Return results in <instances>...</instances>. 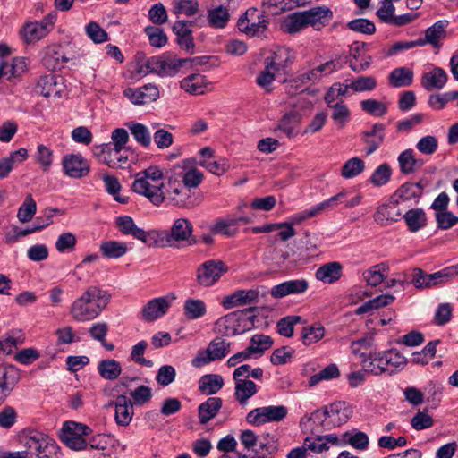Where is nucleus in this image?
<instances>
[{"label": "nucleus", "mask_w": 458, "mask_h": 458, "mask_svg": "<svg viewBox=\"0 0 458 458\" xmlns=\"http://www.w3.org/2000/svg\"><path fill=\"white\" fill-rule=\"evenodd\" d=\"M384 139L385 125L382 123H375L370 131H365L363 133V141L367 145V156L373 154L382 144Z\"/></svg>", "instance_id": "28"}, {"label": "nucleus", "mask_w": 458, "mask_h": 458, "mask_svg": "<svg viewBox=\"0 0 458 458\" xmlns=\"http://www.w3.org/2000/svg\"><path fill=\"white\" fill-rule=\"evenodd\" d=\"M273 340L269 335L256 334L250 338V345L247 347L254 358L263 355L265 351L271 348Z\"/></svg>", "instance_id": "44"}, {"label": "nucleus", "mask_w": 458, "mask_h": 458, "mask_svg": "<svg viewBox=\"0 0 458 458\" xmlns=\"http://www.w3.org/2000/svg\"><path fill=\"white\" fill-rule=\"evenodd\" d=\"M176 297L174 293L148 301L141 310L142 318L147 322L155 321L167 313Z\"/></svg>", "instance_id": "11"}, {"label": "nucleus", "mask_w": 458, "mask_h": 458, "mask_svg": "<svg viewBox=\"0 0 458 458\" xmlns=\"http://www.w3.org/2000/svg\"><path fill=\"white\" fill-rule=\"evenodd\" d=\"M115 225L123 235H130L148 246L154 245V235L157 234L155 230L146 232L142 228L138 227L131 216H118L115 220Z\"/></svg>", "instance_id": "9"}, {"label": "nucleus", "mask_w": 458, "mask_h": 458, "mask_svg": "<svg viewBox=\"0 0 458 458\" xmlns=\"http://www.w3.org/2000/svg\"><path fill=\"white\" fill-rule=\"evenodd\" d=\"M230 343L223 339L216 338L209 343L207 349L211 355V359H213V360H222L227 356L230 352Z\"/></svg>", "instance_id": "63"}, {"label": "nucleus", "mask_w": 458, "mask_h": 458, "mask_svg": "<svg viewBox=\"0 0 458 458\" xmlns=\"http://www.w3.org/2000/svg\"><path fill=\"white\" fill-rule=\"evenodd\" d=\"M447 81L448 75L445 71L440 67H435L430 72L423 74L421 85L426 90L431 91L443 89Z\"/></svg>", "instance_id": "24"}, {"label": "nucleus", "mask_w": 458, "mask_h": 458, "mask_svg": "<svg viewBox=\"0 0 458 458\" xmlns=\"http://www.w3.org/2000/svg\"><path fill=\"white\" fill-rule=\"evenodd\" d=\"M386 269L387 267L384 263L375 265L363 273V278L368 284L377 286L384 281Z\"/></svg>", "instance_id": "58"}, {"label": "nucleus", "mask_w": 458, "mask_h": 458, "mask_svg": "<svg viewBox=\"0 0 458 458\" xmlns=\"http://www.w3.org/2000/svg\"><path fill=\"white\" fill-rule=\"evenodd\" d=\"M440 340H434L426 344L421 352H415L412 354V362L416 364L426 365L436 355L437 346Z\"/></svg>", "instance_id": "60"}, {"label": "nucleus", "mask_w": 458, "mask_h": 458, "mask_svg": "<svg viewBox=\"0 0 458 458\" xmlns=\"http://www.w3.org/2000/svg\"><path fill=\"white\" fill-rule=\"evenodd\" d=\"M386 375L392 376L403 369L407 363L406 358L395 349L384 351Z\"/></svg>", "instance_id": "35"}, {"label": "nucleus", "mask_w": 458, "mask_h": 458, "mask_svg": "<svg viewBox=\"0 0 458 458\" xmlns=\"http://www.w3.org/2000/svg\"><path fill=\"white\" fill-rule=\"evenodd\" d=\"M126 126L131 131L134 140L144 148H148L151 143V135L148 127L136 122H129Z\"/></svg>", "instance_id": "49"}, {"label": "nucleus", "mask_w": 458, "mask_h": 458, "mask_svg": "<svg viewBox=\"0 0 458 458\" xmlns=\"http://www.w3.org/2000/svg\"><path fill=\"white\" fill-rule=\"evenodd\" d=\"M402 217L404 219L405 224L411 233L419 232L420 229L427 225V216L425 211L420 208H411L406 212H403Z\"/></svg>", "instance_id": "32"}, {"label": "nucleus", "mask_w": 458, "mask_h": 458, "mask_svg": "<svg viewBox=\"0 0 458 458\" xmlns=\"http://www.w3.org/2000/svg\"><path fill=\"white\" fill-rule=\"evenodd\" d=\"M207 313V305L201 299L188 298L183 304V315L188 320L203 318Z\"/></svg>", "instance_id": "39"}, {"label": "nucleus", "mask_w": 458, "mask_h": 458, "mask_svg": "<svg viewBox=\"0 0 458 458\" xmlns=\"http://www.w3.org/2000/svg\"><path fill=\"white\" fill-rule=\"evenodd\" d=\"M392 169L386 163L379 165L372 173L369 181L376 187L386 185L391 179Z\"/></svg>", "instance_id": "61"}, {"label": "nucleus", "mask_w": 458, "mask_h": 458, "mask_svg": "<svg viewBox=\"0 0 458 458\" xmlns=\"http://www.w3.org/2000/svg\"><path fill=\"white\" fill-rule=\"evenodd\" d=\"M99 250L105 258L114 259L124 256L128 251V246L125 242L110 240L102 242Z\"/></svg>", "instance_id": "41"}, {"label": "nucleus", "mask_w": 458, "mask_h": 458, "mask_svg": "<svg viewBox=\"0 0 458 458\" xmlns=\"http://www.w3.org/2000/svg\"><path fill=\"white\" fill-rule=\"evenodd\" d=\"M115 421L120 426H127L134 414L131 401L124 394H120L114 401Z\"/></svg>", "instance_id": "22"}, {"label": "nucleus", "mask_w": 458, "mask_h": 458, "mask_svg": "<svg viewBox=\"0 0 458 458\" xmlns=\"http://www.w3.org/2000/svg\"><path fill=\"white\" fill-rule=\"evenodd\" d=\"M47 436V434L41 431L33 428H26L22 431L21 439L23 446L34 451L41 441L46 440Z\"/></svg>", "instance_id": "57"}, {"label": "nucleus", "mask_w": 458, "mask_h": 458, "mask_svg": "<svg viewBox=\"0 0 458 458\" xmlns=\"http://www.w3.org/2000/svg\"><path fill=\"white\" fill-rule=\"evenodd\" d=\"M340 375L338 367L335 363H331L321 369L319 372L312 375L309 379V386L310 387L315 386L321 381L332 380L337 378Z\"/></svg>", "instance_id": "59"}, {"label": "nucleus", "mask_w": 458, "mask_h": 458, "mask_svg": "<svg viewBox=\"0 0 458 458\" xmlns=\"http://www.w3.org/2000/svg\"><path fill=\"white\" fill-rule=\"evenodd\" d=\"M38 458H58L59 446L48 435L34 450Z\"/></svg>", "instance_id": "54"}, {"label": "nucleus", "mask_w": 458, "mask_h": 458, "mask_svg": "<svg viewBox=\"0 0 458 458\" xmlns=\"http://www.w3.org/2000/svg\"><path fill=\"white\" fill-rule=\"evenodd\" d=\"M352 414V407L344 402H337L326 406L323 410H316L310 414H305L301 418L300 424L302 426L304 420H312L319 424L324 429H331L339 427L351 418Z\"/></svg>", "instance_id": "2"}, {"label": "nucleus", "mask_w": 458, "mask_h": 458, "mask_svg": "<svg viewBox=\"0 0 458 458\" xmlns=\"http://www.w3.org/2000/svg\"><path fill=\"white\" fill-rule=\"evenodd\" d=\"M28 157V151L24 148H21L13 151L9 156L0 159V179L7 177L9 173L25 161Z\"/></svg>", "instance_id": "27"}, {"label": "nucleus", "mask_w": 458, "mask_h": 458, "mask_svg": "<svg viewBox=\"0 0 458 458\" xmlns=\"http://www.w3.org/2000/svg\"><path fill=\"white\" fill-rule=\"evenodd\" d=\"M362 367L369 374L380 376L386 374L384 351L370 352L361 361Z\"/></svg>", "instance_id": "29"}, {"label": "nucleus", "mask_w": 458, "mask_h": 458, "mask_svg": "<svg viewBox=\"0 0 458 458\" xmlns=\"http://www.w3.org/2000/svg\"><path fill=\"white\" fill-rule=\"evenodd\" d=\"M231 15L229 9L221 4L208 9L207 11V21L209 27L213 29H224L227 26L230 21Z\"/></svg>", "instance_id": "31"}, {"label": "nucleus", "mask_w": 458, "mask_h": 458, "mask_svg": "<svg viewBox=\"0 0 458 458\" xmlns=\"http://www.w3.org/2000/svg\"><path fill=\"white\" fill-rule=\"evenodd\" d=\"M258 10L250 8L238 21V28L241 31L251 36H259L267 29V21L264 15H256Z\"/></svg>", "instance_id": "14"}, {"label": "nucleus", "mask_w": 458, "mask_h": 458, "mask_svg": "<svg viewBox=\"0 0 458 458\" xmlns=\"http://www.w3.org/2000/svg\"><path fill=\"white\" fill-rule=\"evenodd\" d=\"M199 8L198 0H174L173 12L177 16L184 14L186 16L195 15Z\"/></svg>", "instance_id": "62"}, {"label": "nucleus", "mask_w": 458, "mask_h": 458, "mask_svg": "<svg viewBox=\"0 0 458 458\" xmlns=\"http://www.w3.org/2000/svg\"><path fill=\"white\" fill-rule=\"evenodd\" d=\"M99 176L105 183L106 191L111 194L117 202L123 204L128 201L126 197H123L119 194L122 186L116 177L109 174H101Z\"/></svg>", "instance_id": "52"}, {"label": "nucleus", "mask_w": 458, "mask_h": 458, "mask_svg": "<svg viewBox=\"0 0 458 458\" xmlns=\"http://www.w3.org/2000/svg\"><path fill=\"white\" fill-rule=\"evenodd\" d=\"M401 206L402 205L391 195L386 203L377 208L374 214L375 222L381 226H386L398 221L399 218L402 217L403 211Z\"/></svg>", "instance_id": "15"}, {"label": "nucleus", "mask_w": 458, "mask_h": 458, "mask_svg": "<svg viewBox=\"0 0 458 458\" xmlns=\"http://www.w3.org/2000/svg\"><path fill=\"white\" fill-rule=\"evenodd\" d=\"M163 188L164 182H151L138 175L132 184V189L136 193L147 197L156 206H159L165 199Z\"/></svg>", "instance_id": "8"}, {"label": "nucleus", "mask_w": 458, "mask_h": 458, "mask_svg": "<svg viewBox=\"0 0 458 458\" xmlns=\"http://www.w3.org/2000/svg\"><path fill=\"white\" fill-rule=\"evenodd\" d=\"M123 149H112L107 151L106 156L104 157L102 162L108 165L110 168H121L128 163V157L123 155Z\"/></svg>", "instance_id": "64"}, {"label": "nucleus", "mask_w": 458, "mask_h": 458, "mask_svg": "<svg viewBox=\"0 0 458 458\" xmlns=\"http://www.w3.org/2000/svg\"><path fill=\"white\" fill-rule=\"evenodd\" d=\"M223 401L220 397H208L201 403L198 408V416L199 423L207 424L214 419L222 408Z\"/></svg>", "instance_id": "26"}, {"label": "nucleus", "mask_w": 458, "mask_h": 458, "mask_svg": "<svg viewBox=\"0 0 458 458\" xmlns=\"http://www.w3.org/2000/svg\"><path fill=\"white\" fill-rule=\"evenodd\" d=\"M309 288L306 279L288 280L272 287L270 293L276 299H281L291 294L304 293Z\"/></svg>", "instance_id": "19"}, {"label": "nucleus", "mask_w": 458, "mask_h": 458, "mask_svg": "<svg viewBox=\"0 0 458 458\" xmlns=\"http://www.w3.org/2000/svg\"><path fill=\"white\" fill-rule=\"evenodd\" d=\"M224 386V379L217 374H207L199 380V390L206 395H212L219 392Z\"/></svg>", "instance_id": "37"}, {"label": "nucleus", "mask_w": 458, "mask_h": 458, "mask_svg": "<svg viewBox=\"0 0 458 458\" xmlns=\"http://www.w3.org/2000/svg\"><path fill=\"white\" fill-rule=\"evenodd\" d=\"M154 245L161 242L163 245L174 246L176 242H185L188 245H194L197 240L193 235V225L184 217H180L173 222L170 230H155Z\"/></svg>", "instance_id": "3"}, {"label": "nucleus", "mask_w": 458, "mask_h": 458, "mask_svg": "<svg viewBox=\"0 0 458 458\" xmlns=\"http://www.w3.org/2000/svg\"><path fill=\"white\" fill-rule=\"evenodd\" d=\"M350 89L353 92L372 91L377 86V79L373 76L361 75L348 81Z\"/></svg>", "instance_id": "53"}, {"label": "nucleus", "mask_w": 458, "mask_h": 458, "mask_svg": "<svg viewBox=\"0 0 458 458\" xmlns=\"http://www.w3.org/2000/svg\"><path fill=\"white\" fill-rule=\"evenodd\" d=\"M448 25L446 20H441L435 22L431 27L428 28L425 32V41L432 45L434 47H439V41L445 37V29Z\"/></svg>", "instance_id": "47"}, {"label": "nucleus", "mask_w": 458, "mask_h": 458, "mask_svg": "<svg viewBox=\"0 0 458 458\" xmlns=\"http://www.w3.org/2000/svg\"><path fill=\"white\" fill-rule=\"evenodd\" d=\"M98 372L104 379L114 380L121 375L122 366L114 359L102 360L98 365Z\"/></svg>", "instance_id": "45"}, {"label": "nucleus", "mask_w": 458, "mask_h": 458, "mask_svg": "<svg viewBox=\"0 0 458 458\" xmlns=\"http://www.w3.org/2000/svg\"><path fill=\"white\" fill-rule=\"evenodd\" d=\"M64 173L70 178L80 179L89 174V162L81 154H67L62 159Z\"/></svg>", "instance_id": "13"}, {"label": "nucleus", "mask_w": 458, "mask_h": 458, "mask_svg": "<svg viewBox=\"0 0 458 458\" xmlns=\"http://www.w3.org/2000/svg\"><path fill=\"white\" fill-rule=\"evenodd\" d=\"M348 81L349 80H345L343 83L335 82L327 89L324 97L327 106H331L332 104H335V101L340 97L348 95L350 89Z\"/></svg>", "instance_id": "55"}, {"label": "nucleus", "mask_w": 458, "mask_h": 458, "mask_svg": "<svg viewBox=\"0 0 458 458\" xmlns=\"http://www.w3.org/2000/svg\"><path fill=\"white\" fill-rule=\"evenodd\" d=\"M397 162L401 174L404 175L416 173L424 165L423 159L415 157L414 150L411 148L402 151L397 157Z\"/></svg>", "instance_id": "23"}, {"label": "nucleus", "mask_w": 458, "mask_h": 458, "mask_svg": "<svg viewBox=\"0 0 458 458\" xmlns=\"http://www.w3.org/2000/svg\"><path fill=\"white\" fill-rule=\"evenodd\" d=\"M123 96L136 106H144L157 100L160 97L159 89L153 83L138 88H126Z\"/></svg>", "instance_id": "12"}, {"label": "nucleus", "mask_w": 458, "mask_h": 458, "mask_svg": "<svg viewBox=\"0 0 458 458\" xmlns=\"http://www.w3.org/2000/svg\"><path fill=\"white\" fill-rule=\"evenodd\" d=\"M195 158H185L174 165L172 169V177L174 181L182 179L183 186L189 191L197 188L203 181L204 174L196 168Z\"/></svg>", "instance_id": "5"}, {"label": "nucleus", "mask_w": 458, "mask_h": 458, "mask_svg": "<svg viewBox=\"0 0 458 458\" xmlns=\"http://www.w3.org/2000/svg\"><path fill=\"white\" fill-rule=\"evenodd\" d=\"M109 299L110 295L106 291L97 286H89L72 303L70 314L76 321H90L102 312Z\"/></svg>", "instance_id": "1"}, {"label": "nucleus", "mask_w": 458, "mask_h": 458, "mask_svg": "<svg viewBox=\"0 0 458 458\" xmlns=\"http://www.w3.org/2000/svg\"><path fill=\"white\" fill-rule=\"evenodd\" d=\"M325 328L320 323L304 327L301 333V339L305 345L315 344L323 338Z\"/></svg>", "instance_id": "56"}, {"label": "nucleus", "mask_w": 458, "mask_h": 458, "mask_svg": "<svg viewBox=\"0 0 458 458\" xmlns=\"http://www.w3.org/2000/svg\"><path fill=\"white\" fill-rule=\"evenodd\" d=\"M172 179H170L169 184L171 190H168L166 192L165 198L170 199V201L178 207H188L190 204V191L185 187H181L180 185L175 184V181L173 182Z\"/></svg>", "instance_id": "40"}, {"label": "nucleus", "mask_w": 458, "mask_h": 458, "mask_svg": "<svg viewBox=\"0 0 458 458\" xmlns=\"http://www.w3.org/2000/svg\"><path fill=\"white\" fill-rule=\"evenodd\" d=\"M212 234H222L226 237H233L238 233V228L235 226V220L231 215L224 218L217 219L211 226Z\"/></svg>", "instance_id": "46"}, {"label": "nucleus", "mask_w": 458, "mask_h": 458, "mask_svg": "<svg viewBox=\"0 0 458 458\" xmlns=\"http://www.w3.org/2000/svg\"><path fill=\"white\" fill-rule=\"evenodd\" d=\"M187 59H165L161 56H151L146 61V69L148 73L159 76H174L178 69L184 66Z\"/></svg>", "instance_id": "10"}, {"label": "nucleus", "mask_w": 458, "mask_h": 458, "mask_svg": "<svg viewBox=\"0 0 458 458\" xmlns=\"http://www.w3.org/2000/svg\"><path fill=\"white\" fill-rule=\"evenodd\" d=\"M288 414L284 405H268L251 410L246 415V421L253 426H261L267 423L280 422Z\"/></svg>", "instance_id": "6"}, {"label": "nucleus", "mask_w": 458, "mask_h": 458, "mask_svg": "<svg viewBox=\"0 0 458 458\" xmlns=\"http://www.w3.org/2000/svg\"><path fill=\"white\" fill-rule=\"evenodd\" d=\"M215 326L222 335L234 336L250 330L254 321L243 311H233L218 318Z\"/></svg>", "instance_id": "4"}, {"label": "nucleus", "mask_w": 458, "mask_h": 458, "mask_svg": "<svg viewBox=\"0 0 458 458\" xmlns=\"http://www.w3.org/2000/svg\"><path fill=\"white\" fill-rule=\"evenodd\" d=\"M63 78L50 73L41 76L37 84V92L45 98L60 97Z\"/></svg>", "instance_id": "20"}, {"label": "nucleus", "mask_w": 458, "mask_h": 458, "mask_svg": "<svg viewBox=\"0 0 458 458\" xmlns=\"http://www.w3.org/2000/svg\"><path fill=\"white\" fill-rule=\"evenodd\" d=\"M259 297V291L258 289H242L225 296L221 303L225 310H230L235 307L255 304L258 302Z\"/></svg>", "instance_id": "17"}, {"label": "nucleus", "mask_w": 458, "mask_h": 458, "mask_svg": "<svg viewBox=\"0 0 458 458\" xmlns=\"http://www.w3.org/2000/svg\"><path fill=\"white\" fill-rule=\"evenodd\" d=\"M282 30L287 33H296L299 32L308 27L306 23V19L301 12H295L284 18L282 22Z\"/></svg>", "instance_id": "43"}, {"label": "nucleus", "mask_w": 458, "mask_h": 458, "mask_svg": "<svg viewBox=\"0 0 458 458\" xmlns=\"http://www.w3.org/2000/svg\"><path fill=\"white\" fill-rule=\"evenodd\" d=\"M206 87L207 82L205 76L199 73L191 74L181 81V88L193 95L203 94Z\"/></svg>", "instance_id": "42"}, {"label": "nucleus", "mask_w": 458, "mask_h": 458, "mask_svg": "<svg viewBox=\"0 0 458 458\" xmlns=\"http://www.w3.org/2000/svg\"><path fill=\"white\" fill-rule=\"evenodd\" d=\"M303 13L308 27L310 26L316 30H320L328 24L334 16L332 10L326 5L310 8L303 11Z\"/></svg>", "instance_id": "18"}, {"label": "nucleus", "mask_w": 458, "mask_h": 458, "mask_svg": "<svg viewBox=\"0 0 458 458\" xmlns=\"http://www.w3.org/2000/svg\"><path fill=\"white\" fill-rule=\"evenodd\" d=\"M413 72L405 67L394 69L389 74V83L394 88H402L412 83Z\"/></svg>", "instance_id": "48"}, {"label": "nucleus", "mask_w": 458, "mask_h": 458, "mask_svg": "<svg viewBox=\"0 0 458 458\" xmlns=\"http://www.w3.org/2000/svg\"><path fill=\"white\" fill-rule=\"evenodd\" d=\"M365 170V162L360 157H352L344 162L341 168V176L352 179L360 175Z\"/></svg>", "instance_id": "50"}, {"label": "nucleus", "mask_w": 458, "mask_h": 458, "mask_svg": "<svg viewBox=\"0 0 458 458\" xmlns=\"http://www.w3.org/2000/svg\"><path fill=\"white\" fill-rule=\"evenodd\" d=\"M19 379V370L14 366L0 365V390L3 393L9 395Z\"/></svg>", "instance_id": "30"}, {"label": "nucleus", "mask_w": 458, "mask_h": 458, "mask_svg": "<svg viewBox=\"0 0 458 458\" xmlns=\"http://www.w3.org/2000/svg\"><path fill=\"white\" fill-rule=\"evenodd\" d=\"M234 386V397L241 405H246L249 399L258 392V386L250 379H237Z\"/></svg>", "instance_id": "33"}, {"label": "nucleus", "mask_w": 458, "mask_h": 458, "mask_svg": "<svg viewBox=\"0 0 458 458\" xmlns=\"http://www.w3.org/2000/svg\"><path fill=\"white\" fill-rule=\"evenodd\" d=\"M41 61L46 68L55 71L61 69L69 58L65 56L61 47L49 46L44 50Z\"/></svg>", "instance_id": "21"}, {"label": "nucleus", "mask_w": 458, "mask_h": 458, "mask_svg": "<svg viewBox=\"0 0 458 458\" xmlns=\"http://www.w3.org/2000/svg\"><path fill=\"white\" fill-rule=\"evenodd\" d=\"M342 444L351 445L358 451H366L369 446V437L363 431H347L342 435Z\"/></svg>", "instance_id": "38"}, {"label": "nucleus", "mask_w": 458, "mask_h": 458, "mask_svg": "<svg viewBox=\"0 0 458 458\" xmlns=\"http://www.w3.org/2000/svg\"><path fill=\"white\" fill-rule=\"evenodd\" d=\"M425 185L423 180L417 182H407L402 184L392 196L402 206L408 202L417 204L423 195Z\"/></svg>", "instance_id": "16"}, {"label": "nucleus", "mask_w": 458, "mask_h": 458, "mask_svg": "<svg viewBox=\"0 0 458 458\" xmlns=\"http://www.w3.org/2000/svg\"><path fill=\"white\" fill-rule=\"evenodd\" d=\"M227 270V266L222 260L208 259L197 268V283L202 287H211Z\"/></svg>", "instance_id": "7"}, {"label": "nucleus", "mask_w": 458, "mask_h": 458, "mask_svg": "<svg viewBox=\"0 0 458 458\" xmlns=\"http://www.w3.org/2000/svg\"><path fill=\"white\" fill-rule=\"evenodd\" d=\"M5 76L8 80L21 76L27 69V59L25 57H14L11 62H2Z\"/></svg>", "instance_id": "51"}, {"label": "nucleus", "mask_w": 458, "mask_h": 458, "mask_svg": "<svg viewBox=\"0 0 458 458\" xmlns=\"http://www.w3.org/2000/svg\"><path fill=\"white\" fill-rule=\"evenodd\" d=\"M265 64L266 67L257 77L256 81L259 86L268 90V87L275 80V73L279 72L283 65L276 63L274 57H267Z\"/></svg>", "instance_id": "36"}, {"label": "nucleus", "mask_w": 458, "mask_h": 458, "mask_svg": "<svg viewBox=\"0 0 458 458\" xmlns=\"http://www.w3.org/2000/svg\"><path fill=\"white\" fill-rule=\"evenodd\" d=\"M300 123L301 115L297 112H289L278 121L274 131H280L288 138H293L299 132L298 126Z\"/></svg>", "instance_id": "25"}, {"label": "nucleus", "mask_w": 458, "mask_h": 458, "mask_svg": "<svg viewBox=\"0 0 458 458\" xmlns=\"http://www.w3.org/2000/svg\"><path fill=\"white\" fill-rule=\"evenodd\" d=\"M342 276V265L339 262H329L322 265L316 271L315 276L324 284H333Z\"/></svg>", "instance_id": "34"}]
</instances>
